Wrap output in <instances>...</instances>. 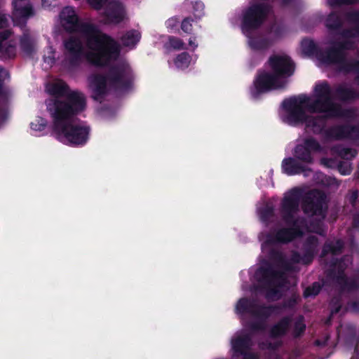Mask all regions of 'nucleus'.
<instances>
[{"label": "nucleus", "mask_w": 359, "mask_h": 359, "mask_svg": "<svg viewBox=\"0 0 359 359\" xmlns=\"http://www.w3.org/2000/svg\"><path fill=\"white\" fill-rule=\"evenodd\" d=\"M282 106L286 112L284 122L294 127L304 124L316 135L324 134L329 119L350 117L353 114L352 109H344L334 101L327 81L315 84L313 98L299 95L284 100Z\"/></svg>", "instance_id": "obj_1"}, {"label": "nucleus", "mask_w": 359, "mask_h": 359, "mask_svg": "<svg viewBox=\"0 0 359 359\" xmlns=\"http://www.w3.org/2000/svg\"><path fill=\"white\" fill-rule=\"evenodd\" d=\"M63 26L67 32H78L83 36L88 50L86 60L94 67H105L120 55L119 43L110 35L103 32L92 22H81L75 11L65 7L60 13Z\"/></svg>", "instance_id": "obj_2"}, {"label": "nucleus", "mask_w": 359, "mask_h": 359, "mask_svg": "<svg viewBox=\"0 0 359 359\" xmlns=\"http://www.w3.org/2000/svg\"><path fill=\"white\" fill-rule=\"evenodd\" d=\"M302 194L300 188L294 187L284 196L280 202V215L287 227L268 233L266 239L268 244H287L303 236L304 230L308 228L307 220L304 217L296 216L299 211Z\"/></svg>", "instance_id": "obj_3"}, {"label": "nucleus", "mask_w": 359, "mask_h": 359, "mask_svg": "<svg viewBox=\"0 0 359 359\" xmlns=\"http://www.w3.org/2000/svg\"><path fill=\"white\" fill-rule=\"evenodd\" d=\"M296 304L295 297L287 299L283 306L278 304H260L254 298L243 297L238 301L236 305V311L241 315L250 314L256 319L248 322L245 325V327L251 333H256L265 331L266 321L273 313H279L283 308L293 307Z\"/></svg>", "instance_id": "obj_4"}, {"label": "nucleus", "mask_w": 359, "mask_h": 359, "mask_svg": "<svg viewBox=\"0 0 359 359\" xmlns=\"http://www.w3.org/2000/svg\"><path fill=\"white\" fill-rule=\"evenodd\" d=\"M47 110L53 120V132L75 121L78 114L85 110L86 100L84 95L72 91L64 99H50Z\"/></svg>", "instance_id": "obj_5"}, {"label": "nucleus", "mask_w": 359, "mask_h": 359, "mask_svg": "<svg viewBox=\"0 0 359 359\" xmlns=\"http://www.w3.org/2000/svg\"><path fill=\"white\" fill-rule=\"evenodd\" d=\"M255 276L259 283L258 288L266 291L267 299L280 298V289L284 285L286 278L284 273L275 270L272 266H260L255 271Z\"/></svg>", "instance_id": "obj_6"}, {"label": "nucleus", "mask_w": 359, "mask_h": 359, "mask_svg": "<svg viewBox=\"0 0 359 359\" xmlns=\"http://www.w3.org/2000/svg\"><path fill=\"white\" fill-rule=\"evenodd\" d=\"M56 137L64 144L71 147H83L88 141L90 127L76 123L75 121L53 132Z\"/></svg>", "instance_id": "obj_7"}, {"label": "nucleus", "mask_w": 359, "mask_h": 359, "mask_svg": "<svg viewBox=\"0 0 359 359\" xmlns=\"http://www.w3.org/2000/svg\"><path fill=\"white\" fill-rule=\"evenodd\" d=\"M271 7L264 3H254L243 12L241 29L245 35L258 29L266 20Z\"/></svg>", "instance_id": "obj_8"}, {"label": "nucleus", "mask_w": 359, "mask_h": 359, "mask_svg": "<svg viewBox=\"0 0 359 359\" xmlns=\"http://www.w3.org/2000/svg\"><path fill=\"white\" fill-rule=\"evenodd\" d=\"M287 82L278 79L271 72L259 69L253 81L250 94L254 99H258L263 94L285 88Z\"/></svg>", "instance_id": "obj_9"}, {"label": "nucleus", "mask_w": 359, "mask_h": 359, "mask_svg": "<svg viewBox=\"0 0 359 359\" xmlns=\"http://www.w3.org/2000/svg\"><path fill=\"white\" fill-rule=\"evenodd\" d=\"M347 264L341 259H334L327 271V277L339 286L341 290L351 292L359 288V281L355 277H348L345 271Z\"/></svg>", "instance_id": "obj_10"}, {"label": "nucleus", "mask_w": 359, "mask_h": 359, "mask_svg": "<svg viewBox=\"0 0 359 359\" xmlns=\"http://www.w3.org/2000/svg\"><path fill=\"white\" fill-rule=\"evenodd\" d=\"M302 191L303 190L300 189ZM327 196L319 189H311L303 195L302 194V209L304 214L311 216H320L325 217L327 212Z\"/></svg>", "instance_id": "obj_11"}, {"label": "nucleus", "mask_w": 359, "mask_h": 359, "mask_svg": "<svg viewBox=\"0 0 359 359\" xmlns=\"http://www.w3.org/2000/svg\"><path fill=\"white\" fill-rule=\"evenodd\" d=\"M116 60H113V62ZM111 62L112 61L107 65L109 69L107 75L109 86L115 90H128L130 89L134 81V75L130 68L122 64L109 66Z\"/></svg>", "instance_id": "obj_12"}, {"label": "nucleus", "mask_w": 359, "mask_h": 359, "mask_svg": "<svg viewBox=\"0 0 359 359\" xmlns=\"http://www.w3.org/2000/svg\"><path fill=\"white\" fill-rule=\"evenodd\" d=\"M65 61L69 69L78 68L87 54L81 39L77 36H70L63 41Z\"/></svg>", "instance_id": "obj_13"}, {"label": "nucleus", "mask_w": 359, "mask_h": 359, "mask_svg": "<svg viewBox=\"0 0 359 359\" xmlns=\"http://www.w3.org/2000/svg\"><path fill=\"white\" fill-rule=\"evenodd\" d=\"M252 337L250 333L238 334L231 339L232 359H259L255 353L251 351Z\"/></svg>", "instance_id": "obj_14"}, {"label": "nucleus", "mask_w": 359, "mask_h": 359, "mask_svg": "<svg viewBox=\"0 0 359 359\" xmlns=\"http://www.w3.org/2000/svg\"><path fill=\"white\" fill-rule=\"evenodd\" d=\"M271 72L282 81H287L295 70V64L287 55H273L268 60Z\"/></svg>", "instance_id": "obj_15"}, {"label": "nucleus", "mask_w": 359, "mask_h": 359, "mask_svg": "<svg viewBox=\"0 0 359 359\" xmlns=\"http://www.w3.org/2000/svg\"><path fill=\"white\" fill-rule=\"evenodd\" d=\"M320 151L321 145L319 142L313 137H309L304 139L302 143L295 146L293 155L299 161L309 164L313 161V152Z\"/></svg>", "instance_id": "obj_16"}, {"label": "nucleus", "mask_w": 359, "mask_h": 359, "mask_svg": "<svg viewBox=\"0 0 359 359\" xmlns=\"http://www.w3.org/2000/svg\"><path fill=\"white\" fill-rule=\"evenodd\" d=\"M103 16L106 24L116 25L124 21L126 11L123 3L118 0L109 1L104 8Z\"/></svg>", "instance_id": "obj_17"}, {"label": "nucleus", "mask_w": 359, "mask_h": 359, "mask_svg": "<svg viewBox=\"0 0 359 359\" xmlns=\"http://www.w3.org/2000/svg\"><path fill=\"white\" fill-rule=\"evenodd\" d=\"M270 258L278 262L280 266L285 271H293L294 267L293 264L302 263L306 264L304 259V254L302 255L297 251H293L290 259L287 260L285 258L283 254L276 250H271L269 253Z\"/></svg>", "instance_id": "obj_18"}, {"label": "nucleus", "mask_w": 359, "mask_h": 359, "mask_svg": "<svg viewBox=\"0 0 359 359\" xmlns=\"http://www.w3.org/2000/svg\"><path fill=\"white\" fill-rule=\"evenodd\" d=\"M108 77L105 74H95L90 78V85L93 90L92 97L100 101L107 94Z\"/></svg>", "instance_id": "obj_19"}, {"label": "nucleus", "mask_w": 359, "mask_h": 359, "mask_svg": "<svg viewBox=\"0 0 359 359\" xmlns=\"http://www.w3.org/2000/svg\"><path fill=\"white\" fill-rule=\"evenodd\" d=\"M330 45L325 50H322L319 61L326 65H339L344 62L347 54H344L334 41H331Z\"/></svg>", "instance_id": "obj_20"}, {"label": "nucleus", "mask_w": 359, "mask_h": 359, "mask_svg": "<svg viewBox=\"0 0 359 359\" xmlns=\"http://www.w3.org/2000/svg\"><path fill=\"white\" fill-rule=\"evenodd\" d=\"M13 21L17 26L24 27L26 25L27 20L34 15V10L31 5L19 6L18 2L13 1Z\"/></svg>", "instance_id": "obj_21"}, {"label": "nucleus", "mask_w": 359, "mask_h": 359, "mask_svg": "<svg viewBox=\"0 0 359 359\" xmlns=\"http://www.w3.org/2000/svg\"><path fill=\"white\" fill-rule=\"evenodd\" d=\"M12 32L9 29L0 32V59L5 60L15 56V46L8 41Z\"/></svg>", "instance_id": "obj_22"}, {"label": "nucleus", "mask_w": 359, "mask_h": 359, "mask_svg": "<svg viewBox=\"0 0 359 359\" xmlns=\"http://www.w3.org/2000/svg\"><path fill=\"white\" fill-rule=\"evenodd\" d=\"M348 20L353 23L355 26L351 28L343 27L337 34L345 39L359 37V11H354L347 13Z\"/></svg>", "instance_id": "obj_23"}, {"label": "nucleus", "mask_w": 359, "mask_h": 359, "mask_svg": "<svg viewBox=\"0 0 359 359\" xmlns=\"http://www.w3.org/2000/svg\"><path fill=\"white\" fill-rule=\"evenodd\" d=\"M281 168L283 172L288 176L299 175L306 170V167L294 156L285 158L282 161Z\"/></svg>", "instance_id": "obj_24"}, {"label": "nucleus", "mask_w": 359, "mask_h": 359, "mask_svg": "<svg viewBox=\"0 0 359 359\" xmlns=\"http://www.w3.org/2000/svg\"><path fill=\"white\" fill-rule=\"evenodd\" d=\"M319 245L318 238L316 236H309L303 243L304 259L306 265L310 264L318 252Z\"/></svg>", "instance_id": "obj_25"}, {"label": "nucleus", "mask_w": 359, "mask_h": 359, "mask_svg": "<svg viewBox=\"0 0 359 359\" xmlns=\"http://www.w3.org/2000/svg\"><path fill=\"white\" fill-rule=\"evenodd\" d=\"M292 319V317L286 316L280 318L275 323L269 330V336L271 339H278L287 334Z\"/></svg>", "instance_id": "obj_26"}, {"label": "nucleus", "mask_w": 359, "mask_h": 359, "mask_svg": "<svg viewBox=\"0 0 359 359\" xmlns=\"http://www.w3.org/2000/svg\"><path fill=\"white\" fill-rule=\"evenodd\" d=\"M344 20L340 11H332L326 17L324 24L330 33L337 34L344 26Z\"/></svg>", "instance_id": "obj_27"}, {"label": "nucleus", "mask_w": 359, "mask_h": 359, "mask_svg": "<svg viewBox=\"0 0 359 359\" xmlns=\"http://www.w3.org/2000/svg\"><path fill=\"white\" fill-rule=\"evenodd\" d=\"M336 97L342 102L354 101L359 99V92L352 88H347L342 84H339L335 88Z\"/></svg>", "instance_id": "obj_28"}, {"label": "nucleus", "mask_w": 359, "mask_h": 359, "mask_svg": "<svg viewBox=\"0 0 359 359\" xmlns=\"http://www.w3.org/2000/svg\"><path fill=\"white\" fill-rule=\"evenodd\" d=\"M344 248V243L341 239H337L334 241H327L323 246L320 257H324L328 254L333 255H340Z\"/></svg>", "instance_id": "obj_29"}, {"label": "nucleus", "mask_w": 359, "mask_h": 359, "mask_svg": "<svg viewBox=\"0 0 359 359\" xmlns=\"http://www.w3.org/2000/svg\"><path fill=\"white\" fill-rule=\"evenodd\" d=\"M301 48L302 53L306 56H314L318 60H320V55L323 49L320 48L313 40L310 39H303L301 42Z\"/></svg>", "instance_id": "obj_30"}, {"label": "nucleus", "mask_w": 359, "mask_h": 359, "mask_svg": "<svg viewBox=\"0 0 359 359\" xmlns=\"http://www.w3.org/2000/svg\"><path fill=\"white\" fill-rule=\"evenodd\" d=\"M68 91L69 86L63 81L53 83L48 89V93L54 97L53 99H63L62 97H66L69 94Z\"/></svg>", "instance_id": "obj_31"}, {"label": "nucleus", "mask_w": 359, "mask_h": 359, "mask_svg": "<svg viewBox=\"0 0 359 359\" xmlns=\"http://www.w3.org/2000/svg\"><path fill=\"white\" fill-rule=\"evenodd\" d=\"M141 39V34L136 29L127 31L121 37L122 45L125 47L134 48L138 43Z\"/></svg>", "instance_id": "obj_32"}, {"label": "nucleus", "mask_w": 359, "mask_h": 359, "mask_svg": "<svg viewBox=\"0 0 359 359\" xmlns=\"http://www.w3.org/2000/svg\"><path fill=\"white\" fill-rule=\"evenodd\" d=\"M245 36L248 37V44L252 50H263L267 49L271 46V41L267 38L253 36L252 34Z\"/></svg>", "instance_id": "obj_33"}, {"label": "nucleus", "mask_w": 359, "mask_h": 359, "mask_svg": "<svg viewBox=\"0 0 359 359\" xmlns=\"http://www.w3.org/2000/svg\"><path fill=\"white\" fill-rule=\"evenodd\" d=\"M323 135L325 138L328 140H339L344 139L343 126H334L325 128Z\"/></svg>", "instance_id": "obj_34"}, {"label": "nucleus", "mask_w": 359, "mask_h": 359, "mask_svg": "<svg viewBox=\"0 0 359 359\" xmlns=\"http://www.w3.org/2000/svg\"><path fill=\"white\" fill-rule=\"evenodd\" d=\"M21 50L27 56H31L34 50L33 42L28 34H24L20 39Z\"/></svg>", "instance_id": "obj_35"}, {"label": "nucleus", "mask_w": 359, "mask_h": 359, "mask_svg": "<svg viewBox=\"0 0 359 359\" xmlns=\"http://www.w3.org/2000/svg\"><path fill=\"white\" fill-rule=\"evenodd\" d=\"M340 70L345 73L355 72L359 74V60L347 61L346 57L339 65Z\"/></svg>", "instance_id": "obj_36"}, {"label": "nucleus", "mask_w": 359, "mask_h": 359, "mask_svg": "<svg viewBox=\"0 0 359 359\" xmlns=\"http://www.w3.org/2000/svg\"><path fill=\"white\" fill-rule=\"evenodd\" d=\"M165 47L168 49L172 48L177 50L187 49V46L182 39L174 36H168V40L165 44Z\"/></svg>", "instance_id": "obj_37"}, {"label": "nucleus", "mask_w": 359, "mask_h": 359, "mask_svg": "<svg viewBox=\"0 0 359 359\" xmlns=\"http://www.w3.org/2000/svg\"><path fill=\"white\" fill-rule=\"evenodd\" d=\"M191 62V56L187 52H182L179 54L174 60V63L177 68L186 69L189 67Z\"/></svg>", "instance_id": "obj_38"}, {"label": "nucleus", "mask_w": 359, "mask_h": 359, "mask_svg": "<svg viewBox=\"0 0 359 359\" xmlns=\"http://www.w3.org/2000/svg\"><path fill=\"white\" fill-rule=\"evenodd\" d=\"M344 137L348 139H359V126L354 125H343Z\"/></svg>", "instance_id": "obj_39"}, {"label": "nucleus", "mask_w": 359, "mask_h": 359, "mask_svg": "<svg viewBox=\"0 0 359 359\" xmlns=\"http://www.w3.org/2000/svg\"><path fill=\"white\" fill-rule=\"evenodd\" d=\"M260 219L265 224H269L274 216V208L273 206L266 205L259 210Z\"/></svg>", "instance_id": "obj_40"}, {"label": "nucleus", "mask_w": 359, "mask_h": 359, "mask_svg": "<svg viewBox=\"0 0 359 359\" xmlns=\"http://www.w3.org/2000/svg\"><path fill=\"white\" fill-rule=\"evenodd\" d=\"M306 327L304 318L302 316H300L294 322L293 329L294 337L296 338L301 337L304 333Z\"/></svg>", "instance_id": "obj_41"}, {"label": "nucleus", "mask_w": 359, "mask_h": 359, "mask_svg": "<svg viewBox=\"0 0 359 359\" xmlns=\"http://www.w3.org/2000/svg\"><path fill=\"white\" fill-rule=\"evenodd\" d=\"M337 152L341 158L346 160L353 158L357 154L355 149L344 147H338L337 148Z\"/></svg>", "instance_id": "obj_42"}, {"label": "nucleus", "mask_w": 359, "mask_h": 359, "mask_svg": "<svg viewBox=\"0 0 359 359\" xmlns=\"http://www.w3.org/2000/svg\"><path fill=\"white\" fill-rule=\"evenodd\" d=\"M321 289L320 284L318 282H314L311 286L304 290L303 296L304 298L315 297L320 293Z\"/></svg>", "instance_id": "obj_43"}, {"label": "nucleus", "mask_w": 359, "mask_h": 359, "mask_svg": "<svg viewBox=\"0 0 359 359\" xmlns=\"http://www.w3.org/2000/svg\"><path fill=\"white\" fill-rule=\"evenodd\" d=\"M47 120L41 116H37L34 121L30 123V128L35 131H43L47 126Z\"/></svg>", "instance_id": "obj_44"}, {"label": "nucleus", "mask_w": 359, "mask_h": 359, "mask_svg": "<svg viewBox=\"0 0 359 359\" xmlns=\"http://www.w3.org/2000/svg\"><path fill=\"white\" fill-rule=\"evenodd\" d=\"M334 42L344 54H346V50H351L355 48L354 42L348 39L335 41Z\"/></svg>", "instance_id": "obj_45"}, {"label": "nucleus", "mask_w": 359, "mask_h": 359, "mask_svg": "<svg viewBox=\"0 0 359 359\" xmlns=\"http://www.w3.org/2000/svg\"><path fill=\"white\" fill-rule=\"evenodd\" d=\"M194 22V19L191 17L185 18L181 23V29L182 30L187 34L192 33V22Z\"/></svg>", "instance_id": "obj_46"}, {"label": "nucleus", "mask_w": 359, "mask_h": 359, "mask_svg": "<svg viewBox=\"0 0 359 359\" xmlns=\"http://www.w3.org/2000/svg\"><path fill=\"white\" fill-rule=\"evenodd\" d=\"M88 4L95 10L100 11L108 3L107 0H87Z\"/></svg>", "instance_id": "obj_47"}, {"label": "nucleus", "mask_w": 359, "mask_h": 359, "mask_svg": "<svg viewBox=\"0 0 359 359\" xmlns=\"http://www.w3.org/2000/svg\"><path fill=\"white\" fill-rule=\"evenodd\" d=\"M338 170L344 175H349L351 172L350 165L346 162L340 161L338 164Z\"/></svg>", "instance_id": "obj_48"}, {"label": "nucleus", "mask_w": 359, "mask_h": 359, "mask_svg": "<svg viewBox=\"0 0 359 359\" xmlns=\"http://www.w3.org/2000/svg\"><path fill=\"white\" fill-rule=\"evenodd\" d=\"M359 196V191L358 190L352 191L348 196L347 200L348 203L353 206L356 205V202Z\"/></svg>", "instance_id": "obj_49"}, {"label": "nucleus", "mask_w": 359, "mask_h": 359, "mask_svg": "<svg viewBox=\"0 0 359 359\" xmlns=\"http://www.w3.org/2000/svg\"><path fill=\"white\" fill-rule=\"evenodd\" d=\"M348 0H329V4L331 7L339 6L341 5H350Z\"/></svg>", "instance_id": "obj_50"}, {"label": "nucleus", "mask_w": 359, "mask_h": 359, "mask_svg": "<svg viewBox=\"0 0 359 359\" xmlns=\"http://www.w3.org/2000/svg\"><path fill=\"white\" fill-rule=\"evenodd\" d=\"M8 25V20L5 14L0 13V29L7 27Z\"/></svg>", "instance_id": "obj_51"}, {"label": "nucleus", "mask_w": 359, "mask_h": 359, "mask_svg": "<svg viewBox=\"0 0 359 359\" xmlns=\"http://www.w3.org/2000/svg\"><path fill=\"white\" fill-rule=\"evenodd\" d=\"M351 309L354 311H359V301H353L349 304Z\"/></svg>", "instance_id": "obj_52"}, {"label": "nucleus", "mask_w": 359, "mask_h": 359, "mask_svg": "<svg viewBox=\"0 0 359 359\" xmlns=\"http://www.w3.org/2000/svg\"><path fill=\"white\" fill-rule=\"evenodd\" d=\"M176 23V20L174 18H170L166 21V26L168 28L172 29Z\"/></svg>", "instance_id": "obj_53"}, {"label": "nucleus", "mask_w": 359, "mask_h": 359, "mask_svg": "<svg viewBox=\"0 0 359 359\" xmlns=\"http://www.w3.org/2000/svg\"><path fill=\"white\" fill-rule=\"evenodd\" d=\"M353 226L355 228H359V215H355L353 219Z\"/></svg>", "instance_id": "obj_54"}, {"label": "nucleus", "mask_w": 359, "mask_h": 359, "mask_svg": "<svg viewBox=\"0 0 359 359\" xmlns=\"http://www.w3.org/2000/svg\"><path fill=\"white\" fill-rule=\"evenodd\" d=\"M196 37H191L189 40V45L193 47V49H196L198 47V44L195 43Z\"/></svg>", "instance_id": "obj_55"}, {"label": "nucleus", "mask_w": 359, "mask_h": 359, "mask_svg": "<svg viewBox=\"0 0 359 359\" xmlns=\"http://www.w3.org/2000/svg\"><path fill=\"white\" fill-rule=\"evenodd\" d=\"M281 345V342H275V343H269V348L276 350Z\"/></svg>", "instance_id": "obj_56"}, {"label": "nucleus", "mask_w": 359, "mask_h": 359, "mask_svg": "<svg viewBox=\"0 0 359 359\" xmlns=\"http://www.w3.org/2000/svg\"><path fill=\"white\" fill-rule=\"evenodd\" d=\"M204 8L203 4L201 2H196L195 5L194 6V9L196 11L201 10L203 11Z\"/></svg>", "instance_id": "obj_57"}, {"label": "nucleus", "mask_w": 359, "mask_h": 359, "mask_svg": "<svg viewBox=\"0 0 359 359\" xmlns=\"http://www.w3.org/2000/svg\"><path fill=\"white\" fill-rule=\"evenodd\" d=\"M295 0H280L283 6H287L293 3Z\"/></svg>", "instance_id": "obj_58"}, {"label": "nucleus", "mask_w": 359, "mask_h": 359, "mask_svg": "<svg viewBox=\"0 0 359 359\" xmlns=\"http://www.w3.org/2000/svg\"><path fill=\"white\" fill-rule=\"evenodd\" d=\"M341 309V305H338L337 306H336L332 311V313H337L339 312Z\"/></svg>", "instance_id": "obj_59"}, {"label": "nucleus", "mask_w": 359, "mask_h": 359, "mask_svg": "<svg viewBox=\"0 0 359 359\" xmlns=\"http://www.w3.org/2000/svg\"><path fill=\"white\" fill-rule=\"evenodd\" d=\"M351 3L350 5L354 4L357 2H359V0H348Z\"/></svg>", "instance_id": "obj_60"}, {"label": "nucleus", "mask_w": 359, "mask_h": 359, "mask_svg": "<svg viewBox=\"0 0 359 359\" xmlns=\"http://www.w3.org/2000/svg\"><path fill=\"white\" fill-rule=\"evenodd\" d=\"M2 90H3V84H2V83L0 82V94L2 93Z\"/></svg>", "instance_id": "obj_61"}, {"label": "nucleus", "mask_w": 359, "mask_h": 359, "mask_svg": "<svg viewBox=\"0 0 359 359\" xmlns=\"http://www.w3.org/2000/svg\"><path fill=\"white\" fill-rule=\"evenodd\" d=\"M356 80L359 82V74L356 76Z\"/></svg>", "instance_id": "obj_62"}, {"label": "nucleus", "mask_w": 359, "mask_h": 359, "mask_svg": "<svg viewBox=\"0 0 359 359\" xmlns=\"http://www.w3.org/2000/svg\"><path fill=\"white\" fill-rule=\"evenodd\" d=\"M324 161H326V162H329L330 160V159H325Z\"/></svg>", "instance_id": "obj_63"}, {"label": "nucleus", "mask_w": 359, "mask_h": 359, "mask_svg": "<svg viewBox=\"0 0 359 359\" xmlns=\"http://www.w3.org/2000/svg\"><path fill=\"white\" fill-rule=\"evenodd\" d=\"M3 69H4V68L0 66V70H3Z\"/></svg>", "instance_id": "obj_64"}]
</instances>
